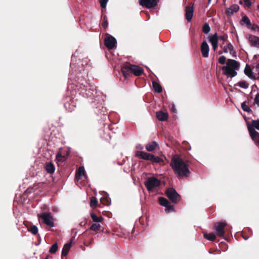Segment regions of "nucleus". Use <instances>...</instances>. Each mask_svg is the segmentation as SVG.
<instances>
[{"label":"nucleus","instance_id":"f257e3e1","mask_svg":"<svg viewBox=\"0 0 259 259\" xmlns=\"http://www.w3.org/2000/svg\"><path fill=\"white\" fill-rule=\"evenodd\" d=\"M69 89L72 90L73 95L74 92L75 95L78 92L79 95L87 98L90 97L93 94L90 86L83 78H78L77 81L75 80L74 82L70 83Z\"/></svg>","mask_w":259,"mask_h":259},{"label":"nucleus","instance_id":"f03ea898","mask_svg":"<svg viewBox=\"0 0 259 259\" xmlns=\"http://www.w3.org/2000/svg\"><path fill=\"white\" fill-rule=\"evenodd\" d=\"M170 166L174 171L180 177H187L190 174L188 165L177 155L172 156Z\"/></svg>","mask_w":259,"mask_h":259},{"label":"nucleus","instance_id":"7ed1b4c3","mask_svg":"<svg viewBox=\"0 0 259 259\" xmlns=\"http://www.w3.org/2000/svg\"><path fill=\"white\" fill-rule=\"evenodd\" d=\"M239 68L240 64L238 62L233 59H228L226 66H223L222 69L224 71V75L228 77L233 78L237 75V71Z\"/></svg>","mask_w":259,"mask_h":259},{"label":"nucleus","instance_id":"20e7f679","mask_svg":"<svg viewBox=\"0 0 259 259\" xmlns=\"http://www.w3.org/2000/svg\"><path fill=\"white\" fill-rule=\"evenodd\" d=\"M121 71L124 76L127 78L132 73L136 76H140L143 73L144 70L139 66L129 64L123 66L121 68Z\"/></svg>","mask_w":259,"mask_h":259},{"label":"nucleus","instance_id":"39448f33","mask_svg":"<svg viewBox=\"0 0 259 259\" xmlns=\"http://www.w3.org/2000/svg\"><path fill=\"white\" fill-rule=\"evenodd\" d=\"M145 187L149 192H153L160 185V181L155 177H149L144 182Z\"/></svg>","mask_w":259,"mask_h":259},{"label":"nucleus","instance_id":"423d86ee","mask_svg":"<svg viewBox=\"0 0 259 259\" xmlns=\"http://www.w3.org/2000/svg\"><path fill=\"white\" fill-rule=\"evenodd\" d=\"M168 198L173 203L178 202L181 199V196L177 192V191L172 189H168L166 192Z\"/></svg>","mask_w":259,"mask_h":259},{"label":"nucleus","instance_id":"0eeeda50","mask_svg":"<svg viewBox=\"0 0 259 259\" xmlns=\"http://www.w3.org/2000/svg\"><path fill=\"white\" fill-rule=\"evenodd\" d=\"M227 224L225 221L216 223L213 226V229L219 237H222L224 235V228Z\"/></svg>","mask_w":259,"mask_h":259},{"label":"nucleus","instance_id":"6e6552de","mask_svg":"<svg viewBox=\"0 0 259 259\" xmlns=\"http://www.w3.org/2000/svg\"><path fill=\"white\" fill-rule=\"evenodd\" d=\"M44 223L50 227H54V218L51 213L43 212L40 215Z\"/></svg>","mask_w":259,"mask_h":259},{"label":"nucleus","instance_id":"1a4fd4ad","mask_svg":"<svg viewBox=\"0 0 259 259\" xmlns=\"http://www.w3.org/2000/svg\"><path fill=\"white\" fill-rule=\"evenodd\" d=\"M139 4L147 9H151L157 5L156 0H139Z\"/></svg>","mask_w":259,"mask_h":259},{"label":"nucleus","instance_id":"9d476101","mask_svg":"<svg viewBox=\"0 0 259 259\" xmlns=\"http://www.w3.org/2000/svg\"><path fill=\"white\" fill-rule=\"evenodd\" d=\"M116 39L112 36H109L105 39V45L108 49H113L116 44Z\"/></svg>","mask_w":259,"mask_h":259},{"label":"nucleus","instance_id":"9b49d317","mask_svg":"<svg viewBox=\"0 0 259 259\" xmlns=\"http://www.w3.org/2000/svg\"><path fill=\"white\" fill-rule=\"evenodd\" d=\"M247 128L252 140L255 142H257L259 145V133L255 131V130L253 129V127L251 126L250 124L247 125Z\"/></svg>","mask_w":259,"mask_h":259},{"label":"nucleus","instance_id":"f8f14e48","mask_svg":"<svg viewBox=\"0 0 259 259\" xmlns=\"http://www.w3.org/2000/svg\"><path fill=\"white\" fill-rule=\"evenodd\" d=\"M159 202L161 205L165 207L166 210L168 211L174 210V206L170 205L166 199L163 197H160L159 199Z\"/></svg>","mask_w":259,"mask_h":259},{"label":"nucleus","instance_id":"ddd939ff","mask_svg":"<svg viewBox=\"0 0 259 259\" xmlns=\"http://www.w3.org/2000/svg\"><path fill=\"white\" fill-rule=\"evenodd\" d=\"M248 39L252 47L259 48V37L253 35H249Z\"/></svg>","mask_w":259,"mask_h":259},{"label":"nucleus","instance_id":"4468645a","mask_svg":"<svg viewBox=\"0 0 259 259\" xmlns=\"http://www.w3.org/2000/svg\"><path fill=\"white\" fill-rule=\"evenodd\" d=\"M209 46L206 41L202 42L201 46V52L202 56L204 58H207L209 54Z\"/></svg>","mask_w":259,"mask_h":259},{"label":"nucleus","instance_id":"2eb2a0df","mask_svg":"<svg viewBox=\"0 0 259 259\" xmlns=\"http://www.w3.org/2000/svg\"><path fill=\"white\" fill-rule=\"evenodd\" d=\"M193 15V7H187L186 8V19L188 22H190Z\"/></svg>","mask_w":259,"mask_h":259},{"label":"nucleus","instance_id":"dca6fc26","mask_svg":"<svg viewBox=\"0 0 259 259\" xmlns=\"http://www.w3.org/2000/svg\"><path fill=\"white\" fill-rule=\"evenodd\" d=\"M156 117L160 121H166L168 117V115L166 112H163L159 111L156 112Z\"/></svg>","mask_w":259,"mask_h":259},{"label":"nucleus","instance_id":"f3484780","mask_svg":"<svg viewBox=\"0 0 259 259\" xmlns=\"http://www.w3.org/2000/svg\"><path fill=\"white\" fill-rule=\"evenodd\" d=\"M239 9V7L237 5H233L230 6V8H227L226 12L229 15H233L234 13L238 12Z\"/></svg>","mask_w":259,"mask_h":259},{"label":"nucleus","instance_id":"a211bd4d","mask_svg":"<svg viewBox=\"0 0 259 259\" xmlns=\"http://www.w3.org/2000/svg\"><path fill=\"white\" fill-rule=\"evenodd\" d=\"M229 51H230V53L232 55H233L235 53V51L234 50L233 46L231 44H229L227 46H225L224 47L223 51L220 52V54H221L223 52L227 53Z\"/></svg>","mask_w":259,"mask_h":259},{"label":"nucleus","instance_id":"6ab92c4d","mask_svg":"<svg viewBox=\"0 0 259 259\" xmlns=\"http://www.w3.org/2000/svg\"><path fill=\"white\" fill-rule=\"evenodd\" d=\"M82 177H83L84 179H87L84 167L80 166L78 169L77 174H76V179L79 180L80 179H81Z\"/></svg>","mask_w":259,"mask_h":259},{"label":"nucleus","instance_id":"aec40b11","mask_svg":"<svg viewBox=\"0 0 259 259\" xmlns=\"http://www.w3.org/2000/svg\"><path fill=\"white\" fill-rule=\"evenodd\" d=\"M240 24L241 25H246L247 28L251 26V24L249 18L246 16H244L242 18Z\"/></svg>","mask_w":259,"mask_h":259},{"label":"nucleus","instance_id":"412c9836","mask_svg":"<svg viewBox=\"0 0 259 259\" xmlns=\"http://www.w3.org/2000/svg\"><path fill=\"white\" fill-rule=\"evenodd\" d=\"M45 169L46 171L49 174H53L54 172L55 168L54 164L51 162H47L45 165Z\"/></svg>","mask_w":259,"mask_h":259},{"label":"nucleus","instance_id":"4be33fe9","mask_svg":"<svg viewBox=\"0 0 259 259\" xmlns=\"http://www.w3.org/2000/svg\"><path fill=\"white\" fill-rule=\"evenodd\" d=\"M157 146V143L155 141H153L151 143L147 144L146 145L145 148L148 151L151 152L154 150L156 148Z\"/></svg>","mask_w":259,"mask_h":259},{"label":"nucleus","instance_id":"5701e85b","mask_svg":"<svg viewBox=\"0 0 259 259\" xmlns=\"http://www.w3.org/2000/svg\"><path fill=\"white\" fill-rule=\"evenodd\" d=\"M152 85L153 90L155 93H160L162 91V88L161 85L155 81H152Z\"/></svg>","mask_w":259,"mask_h":259},{"label":"nucleus","instance_id":"b1692460","mask_svg":"<svg viewBox=\"0 0 259 259\" xmlns=\"http://www.w3.org/2000/svg\"><path fill=\"white\" fill-rule=\"evenodd\" d=\"M245 74L250 79H254V76L250 67L247 65L244 69Z\"/></svg>","mask_w":259,"mask_h":259},{"label":"nucleus","instance_id":"393cba45","mask_svg":"<svg viewBox=\"0 0 259 259\" xmlns=\"http://www.w3.org/2000/svg\"><path fill=\"white\" fill-rule=\"evenodd\" d=\"M71 246V242H70L69 243L65 244L64 245L62 251V256H65L67 255Z\"/></svg>","mask_w":259,"mask_h":259},{"label":"nucleus","instance_id":"a878e982","mask_svg":"<svg viewBox=\"0 0 259 259\" xmlns=\"http://www.w3.org/2000/svg\"><path fill=\"white\" fill-rule=\"evenodd\" d=\"M208 40L211 43V45L212 44H218V38L217 36V34L215 33L213 35H209L208 36Z\"/></svg>","mask_w":259,"mask_h":259},{"label":"nucleus","instance_id":"bb28decb","mask_svg":"<svg viewBox=\"0 0 259 259\" xmlns=\"http://www.w3.org/2000/svg\"><path fill=\"white\" fill-rule=\"evenodd\" d=\"M91 217L93 221L95 223H100L103 220L102 217H98L94 213H91Z\"/></svg>","mask_w":259,"mask_h":259},{"label":"nucleus","instance_id":"cd10ccee","mask_svg":"<svg viewBox=\"0 0 259 259\" xmlns=\"http://www.w3.org/2000/svg\"><path fill=\"white\" fill-rule=\"evenodd\" d=\"M204 237L208 240L213 241L216 238V235L213 233L204 234Z\"/></svg>","mask_w":259,"mask_h":259},{"label":"nucleus","instance_id":"c85d7f7f","mask_svg":"<svg viewBox=\"0 0 259 259\" xmlns=\"http://www.w3.org/2000/svg\"><path fill=\"white\" fill-rule=\"evenodd\" d=\"M162 161H163L162 159L161 158H160L159 157L156 156H155L153 154L152 155L151 159L150 160V161L152 163H160Z\"/></svg>","mask_w":259,"mask_h":259},{"label":"nucleus","instance_id":"c756f323","mask_svg":"<svg viewBox=\"0 0 259 259\" xmlns=\"http://www.w3.org/2000/svg\"><path fill=\"white\" fill-rule=\"evenodd\" d=\"M238 86L243 89H247L249 87V84L244 80H242L238 83Z\"/></svg>","mask_w":259,"mask_h":259},{"label":"nucleus","instance_id":"7c9ffc66","mask_svg":"<svg viewBox=\"0 0 259 259\" xmlns=\"http://www.w3.org/2000/svg\"><path fill=\"white\" fill-rule=\"evenodd\" d=\"M241 108L242 109L246 111L247 112H250L251 111V110L250 109V107L246 104V102H243L241 104Z\"/></svg>","mask_w":259,"mask_h":259},{"label":"nucleus","instance_id":"2f4dec72","mask_svg":"<svg viewBox=\"0 0 259 259\" xmlns=\"http://www.w3.org/2000/svg\"><path fill=\"white\" fill-rule=\"evenodd\" d=\"M152 155V154L144 152L142 158L145 160L150 161Z\"/></svg>","mask_w":259,"mask_h":259},{"label":"nucleus","instance_id":"473e14b6","mask_svg":"<svg viewBox=\"0 0 259 259\" xmlns=\"http://www.w3.org/2000/svg\"><path fill=\"white\" fill-rule=\"evenodd\" d=\"M251 126L253 127V129H256L259 131V119L257 120H252V125H250Z\"/></svg>","mask_w":259,"mask_h":259},{"label":"nucleus","instance_id":"72a5a7b5","mask_svg":"<svg viewBox=\"0 0 259 259\" xmlns=\"http://www.w3.org/2000/svg\"><path fill=\"white\" fill-rule=\"evenodd\" d=\"M101 225L99 224H93L90 227V229L93 231H98L101 228Z\"/></svg>","mask_w":259,"mask_h":259},{"label":"nucleus","instance_id":"f704fd0d","mask_svg":"<svg viewBox=\"0 0 259 259\" xmlns=\"http://www.w3.org/2000/svg\"><path fill=\"white\" fill-rule=\"evenodd\" d=\"M58 249V244L57 243L53 244L50 248L49 252L51 253H55Z\"/></svg>","mask_w":259,"mask_h":259},{"label":"nucleus","instance_id":"c9c22d12","mask_svg":"<svg viewBox=\"0 0 259 259\" xmlns=\"http://www.w3.org/2000/svg\"><path fill=\"white\" fill-rule=\"evenodd\" d=\"M29 231L33 235H35L38 232V229L37 227L35 225H32L31 226L30 229H29Z\"/></svg>","mask_w":259,"mask_h":259},{"label":"nucleus","instance_id":"e433bc0d","mask_svg":"<svg viewBox=\"0 0 259 259\" xmlns=\"http://www.w3.org/2000/svg\"><path fill=\"white\" fill-rule=\"evenodd\" d=\"M210 28L209 25L207 23H205L203 26V32L207 34L210 31Z\"/></svg>","mask_w":259,"mask_h":259},{"label":"nucleus","instance_id":"4c0bfd02","mask_svg":"<svg viewBox=\"0 0 259 259\" xmlns=\"http://www.w3.org/2000/svg\"><path fill=\"white\" fill-rule=\"evenodd\" d=\"M97 205V200L96 199V198L94 197H92L91 198V204H90V205L91 207H95V206H96Z\"/></svg>","mask_w":259,"mask_h":259},{"label":"nucleus","instance_id":"58836bf2","mask_svg":"<svg viewBox=\"0 0 259 259\" xmlns=\"http://www.w3.org/2000/svg\"><path fill=\"white\" fill-rule=\"evenodd\" d=\"M108 1V0H100V3L101 7L103 9L105 8Z\"/></svg>","mask_w":259,"mask_h":259},{"label":"nucleus","instance_id":"ea45409f","mask_svg":"<svg viewBox=\"0 0 259 259\" xmlns=\"http://www.w3.org/2000/svg\"><path fill=\"white\" fill-rule=\"evenodd\" d=\"M226 57L224 56H222L219 59V62L221 64H224L226 62Z\"/></svg>","mask_w":259,"mask_h":259},{"label":"nucleus","instance_id":"a19ab883","mask_svg":"<svg viewBox=\"0 0 259 259\" xmlns=\"http://www.w3.org/2000/svg\"><path fill=\"white\" fill-rule=\"evenodd\" d=\"M248 28L251 29L254 31H259V27L257 25L251 24V26L249 27Z\"/></svg>","mask_w":259,"mask_h":259},{"label":"nucleus","instance_id":"79ce46f5","mask_svg":"<svg viewBox=\"0 0 259 259\" xmlns=\"http://www.w3.org/2000/svg\"><path fill=\"white\" fill-rule=\"evenodd\" d=\"M254 103L259 107V93H257L254 98Z\"/></svg>","mask_w":259,"mask_h":259},{"label":"nucleus","instance_id":"37998d69","mask_svg":"<svg viewBox=\"0 0 259 259\" xmlns=\"http://www.w3.org/2000/svg\"><path fill=\"white\" fill-rule=\"evenodd\" d=\"M101 201L103 204H104L105 205H109L110 204V202L109 201V200L107 199L105 200V201H104V199H101Z\"/></svg>","mask_w":259,"mask_h":259},{"label":"nucleus","instance_id":"c03bdc74","mask_svg":"<svg viewBox=\"0 0 259 259\" xmlns=\"http://www.w3.org/2000/svg\"><path fill=\"white\" fill-rule=\"evenodd\" d=\"M243 1H244V3L245 5L247 7H250L251 6V3L250 0H243Z\"/></svg>","mask_w":259,"mask_h":259},{"label":"nucleus","instance_id":"a18cd8bd","mask_svg":"<svg viewBox=\"0 0 259 259\" xmlns=\"http://www.w3.org/2000/svg\"><path fill=\"white\" fill-rule=\"evenodd\" d=\"M143 153H144V152H143V151H137L136 152V156H140V157H142V155L143 154Z\"/></svg>","mask_w":259,"mask_h":259},{"label":"nucleus","instance_id":"49530a36","mask_svg":"<svg viewBox=\"0 0 259 259\" xmlns=\"http://www.w3.org/2000/svg\"><path fill=\"white\" fill-rule=\"evenodd\" d=\"M107 26H108V22L106 20L104 19L102 23V26L104 28H106L107 27Z\"/></svg>","mask_w":259,"mask_h":259},{"label":"nucleus","instance_id":"de8ad7c7","mask_svg":"<svg viewBox=\"0 0 259 259\" xmlns=\"http://www.w3.org/2000/svg\"><path fill=\"white\" fill-rule=\"evenodd\" d=\"M218 40L220 39V40H223V41H225L227 37L225 35H223V36H220L218 37Z\"/></svg>","mask_w":259,"mask_h":259},{"label":"nucleus","instance_id":"09e8293b","mask_svg":"<svg viewBox=\"0 0 259 259\" xmlns=\"http://www.w3.org/2000/svg\"><path fill=\"white\" fill-rule=\"evenodd\" d=\"M61 158H62V154L61 153H58L57 155H56V158L58 160H61Z\"/></svg>","mask_w":259,"mask_h":259},{"label":"nucleus","instance_id":"8fccbe9b","mask_svg":"<svg viewBox=\"0 0 259 259\" xmlns=\"http://www.w3.org/2000/svg\"><path fill=\"white\" fill-rule=\"evenodd\" d=\"M211 46L214 51H215L218 48V44H212Z\"/></svg>","mask_w":259,"mask_h":259},{"label":"nucleus","instance_id":"3c124183","mask_svg":"<svg viewBox=\"0 0 259 259\" xmlns=\"http://www.w3.org/2000/svg\"><path fill=\"white\" fill-rule=\"evenodd\" d=\"M255 69H256V71L258 72V74L259 75V63L256 65Z\"/></svg>","mask_w":259,"mask_h":259},{"label":"nucleus","instance_id":"603ef678","mask_svg":"<svg viewBox=\"0 0 259 259\" xmlns=\"http://www.w3.org/2000/svg\"><path fill=\"white\" fill-rule=\"evenodd\" d=\"M171 110L174 112V113H176V108L175 106L174 105H172V107H171Z\"/></svg>","mask_w":259,"mask_h":259},{"label":"nucleus","instance_id":"864d4df0","mask_svg":"<svg viewBox=\"0 0 259 259\" xmlns=\"http://www.w3.org/2000/svg\"><path fill=\"white\" fill-rule=\"evenodd\" d=\"M137 148L140 150H142L143 149V146L141 145H138L137 146Z\"/></svg>","mask_w":259,"mask_h":259},{"label":"nucleus","instance_id":"5fc2aeb1","mask_svg":"<svg viewBox=\"0 0 259 259\" xmlns=\"http://www.w3.org/2000/svg\"><path fill=\"white\" fill-rule=\"evenodd\" d=\"M69 105V103H66L64 105L65 108H67V106Z\"/></svg>","mask_w":259,"mask_h":259},{"label":"nucleus","instance_id":"6e6d98bb","mask_svg":"<svg viewBox=\"0 0 259 259\" xmlns=\"http://www.w3.org/2000/svg\"><path fill=\"white\" fill-rule=\"evenodd\" d=\"M73 110V107H72V108H70L68 110H69V111H70V112H71V111H72Z\"/></svg>","mask_w":259,"mask_h":259},{"label":"nucleus","instance_id":"4d7b16f0","mask_svg":"<svg viewBox=\"0 0 259 259\" xmlns=\"http://www.w3.org/2000/svg\"><path fill=\"white\" fill-rule=\"evenodd\" d=\"M243 238H244V240H247V238L244 237Z\"/></svg>","mask_w":259,"mask_h":259},{"label":"nucleus","instance_id":"13d9d810","mask_svg":"<svg viewBox=\"0 0 259 259\" xmlns=\"http://www.w3.org/2000/svg\"><path fill=\"white\" fill-rule=\"evenodd\" d=\"M45 259H48V256H47Z\"/></svg>","mask_w":259,"mask_h":259},{"label":"nucleus","instance_id":"bf43d9fd","mask_svg":"<svg viewBox=\"0 0 259 259\" xmlns=\"http://www.w3.org/2000/svg\"><path fill=\"white\" fill-rule=\"evenodd\" d=\"M210 1H211V0H208L209 3H210Z\"/></svg>","mask_w":259,"mask_h":259},{"label":"nucleus","instance_id":"052dcab7","mask_svg":"<svg viewBox=\"0 0 259 259\" xmlns=\"http://www.w3.org/2000/svg\"><path fill=\"white\" fill-rule=\"evenodd\" d=\"M258 9H259V5L258 6Z\"/></svg>","mask_w":259,"mask_h":259}]
</instances>
